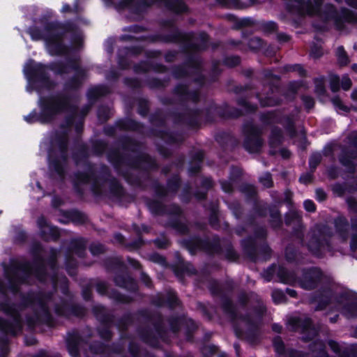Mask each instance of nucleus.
Instances as JSON below:
<instances>
[{"label":"nucleus","instance_id":"1","mask_svg":"<svg viewBox=\"0 0 357 357\" xmlns=\"http://www.w3.org/2000/svg\"><path fill=\"white\" fill-rule=\"evenodd\" d=\"M262 142L255 128H251L246 133L244 146L250 153H257L261 146Z\"/></svg>","mask_w":357,"mask_h":357},{"label":"nucleus","instance_id":"2","mask_svg":"<svg viewBox=\"0 0 357 357\" xmlns=\"http://www.w3.org/2000/svg\"><path fill=\"white\" fill-rule=\"evenodd\" d=\"M318 281V275L315 271H310L305 274L303 279L300 282V285L305 289L314 288Z\"/></svg>","mask_w":357,"mask_h":357},{"label":"nucleus","instance_id":"3","mask_svg":"<svg viewBox=\"0 0 357 357\" xmlns=\"http://www.w3.org/2000/svg\"><path fill=\"white\" fill-rule=\"evenodd\" d=\"M38 224L41 228L43 234L47 238L48 235L52 236L53 238L57 237L58 231L56 228L48 225L44 218H40L38 220Z\"/></svg>","mask_w":357,"mask_h":357},{"label":"nucleus","instance_id":"4","mask_svg":"<svg viewBox=\"0 0 357 357\" xmlns=\"http://www.w3.org/2000/svg\"><path fill=\"white\" fill-rule=\"evenodd\" d=\"M322 244L317 238H313L308 244L309 249L315 255H318Z\"/></svg>","mask_w":357,"mask_h":357},{"label":"nucleus","instance_id":"5","mask_svg":"<svg viewBox=\"0 0 357 357\" xmlns=\"http://www.w3.org/2000/svg\"><path fill=\"white\" fill-rule=\"evenodd\" d=\"M337 56L341 65H346L348 63V58L342 47H339L337 48Z\"/></svg>","mask_w":357,"mask_h":357},{"label":"nucleus","instance_id":"6","mask_svg":"<svg viewBox=\"0 0 357 357\" xmlns=\"http://www.w3.org/2000/svg\"><path fill=\"white\" fill-rule=\"evenodd\" d=\"M259 181L266 188H270L273 183L271 176L268 173H266L262 176H261Z\"/></svg>","mask_w":357,"mask_h":357},{"label":"nucleus","instance_id":"7","mask_svg":"<svg viewBox=\"0 0 357 357\" xmlns=\"http://www.w3.org/2000/svg\"><path fill=\"white\" fill-rule=\"evenodd\" d=\"M279 275L282 278L284 282L290 283L294 282V278L285 270L281 269L279 273Z\"/></svg>","mask_w":357,"mask_h":357},{"label":"nucleus","instance_id":"8","mask_svg":"<svg viewBox=\"0 0 357 357\" xmlns=\"http://www.w3.org/2000/svg\"><path fill=\"white\" fill-rule=\"evenodd\" d=\"M343 313L347 317H351L357 314V305H352L343 309Z\"/></svg>","mask_w":357,"mask_h":357},{"label":"nucleus","instance_id":"9","mask_svg":"<svg viewBox=\"0 0 357 357\" xmlns=\"http://www.w3.org/2000/svg\"><path fill=\"white\" fill-rule=\"evenodd\" d=\"M272 297L275 303H281L284 301V294L279 290H274L272 293Z\"/></svg>","mask_w":357,"mask_h":357},{"label":"nucleus","instance_id":"10","mask_svg":"<svg viewBox=\"0 0 357 357\" xmlns=\"http://www.w3.org/2000/svg\"><path fill=\"white\" fill-rule=\"evenodd\" d=\"M286 70L287 71L296 72L299 75H303L305 74V70L303 67L300 65H294L289 66L286 67Z\"/></svg>","mask_w":357,"mask_h":357},{"label":"nucleus","instance_id":"11","mask_svg":"<svg viewBox=\"0 0 357 357\" xmlns=\"http://www.w3.org/2000/svg\"><path fill=\"white\" fill-rule=\"evenodd\" d=\"M331 89L333 92L339 89V78L337 76H332L330 82Z\"/></svg>","mask_w":357,"mask_h":357},{"label":"nucleus","instance_id":"12","mask_svg":"<svg viewBox=\"0 0 357 357\" xmlns=\"http://www.w3.org/2000/svg\"><path fill=\"white\" fill-rule=\"evenodd\" d=\"M321 161V155L319 154H314L312 156L310 160V167L314 168Z\"/></svg>","mask_w":357,"mask_h":357},{"label":"nucleus","instance_id":"13","mask_svg":"<svg viewBox=\"0 0 357 357\" xmlns=\"http://www.w3.org/2000/svg\"><path fill=\"white\" fill-rule=\"evenodd\" d=\"M332 102L333 103L334 106L343 110V111H347V107L343 105L340 99L337 97H335L332 99Z\"/></svg>","mask_w":357,"mask_h":357},{"label":"nucleus","instance_id":"14","mask_svg":"<svg viewBox=\"0 0 357 357\" xmlns=\"http://www.w3.org/2000/svg\"><path fill=\"white\" fill-rule=\"evenodd\" d=\"M303 102L307 109H310L314 106V100L308 96H305L303 98Z\"/></svg>","mask_w":357,"mask_h":357},{"label":"nucleus","instance_id":"15","mask_svg":"<svg viewBox=\"0 0 357 357\" xmlns=\"http://www.w3.org/2000/svg\"><path fill=\"white\" fill-rule=\"evenodd\" d=\"M351 86V81L349 77H344L342 80V87L344 90H348Z\"/></svg>","mask_w":357,"mask_h":357},{"label":"nucleus","instance_id":"16","mask_svg":"<svg viewBox=\"0 0 357 357\" xmlns=\"http://www.w3.org/2000/svg\"><path fill=\"white\" fill-rule=\"evenodd\" d=\"M304 207L307 211L310 212L314 211L315 210V206L314 203L310 200H306L304 202Z\"/></svg>","mask_w":357,"mask_h":357},{"label":"nucleus","instance_id":"17","mask_svg":"<svg viewBox=\"0 0 357 357\" xmlns=\"http://www.w3.org/2000/svg\"><path fill=\"white\" fill-rule=\"evenodd\" d=\"M316 197L319 201H324L326 199V193L324 192V190L321 189H317L316 190Z\"/></svg>","mask_w":357,"mask_h":357},{"label":"nucleus","instance_id":"18","mask_svg":"<svg viewBox=\"0 0 357 357\" xmlns=\"http://www.w3.org/2000/svg\"><path fill=\"white\" fill-rule=\"evenodd\" d=\"M221 185L222 190L226 192H230L232 189L231 183L227 181H222L221 183Z\"/></svg>","mask_w":357,"mask_h":357},{"label":"nucleus","instance_id":"19","mask_svg":"<svg viewBox=\"0 0 357 357\" xmlns=\"http://www.w3.org/2000/svg\"><path fill=\"white\" fill-rule=\"evenodd\" d=\"M289 215H291V216H292V218H293L294 220H296V221H297V222H298V221H299V215L298 214V213H297V212H296V211H291V212L288 215V216H287V220H286V221H287V224H290V223H291V220H289Z\"/></svg>","mask_w":357,"mask_h":357},{"label":"nucleus","instance_id":"20","mask_svg":"<svg viewBox=\"0 0 357 357\" xmlns=\"http://www.w3.org/2000/svg\"><path fill=\"white\" fill-rule=\"evenodd\" d=\"M68 350H69L70 354L72 356H73V357L77 356V355L78 354V351H77V349L76 346H75V345H69L68 346Z\"/></svg>","mask_w":357,"mask_h":357},{"label":"nucleus","instance_id":"21","mask_svg":"<svg viewBox=\"0 0 357 357\" xmlns=\"http://www.w3.org/2000/svg\"><path fill=\"white\" fill-rule=\"evenodd\" d=\"M312 179V176L309 174H304L300 177V181L303 183H309Z\"/></svg>","mask_w":357,"mask_h":357},{"label":"nucleus","instance_id":"22","mask_svg":"<svg viewBox=\"0 0 357 357\" xmlns=\"http://www.w3.org/2000/svg\"><path fill=\"white\" fill-rule=\"evenodd\" d=\"M102 250V247L101 245H93L91 247V251L93 255L98 254L101 252Z\"/></svg>","mask_w":357,"mask_h":357},{"label":"nucleus","instance_id":"23","mask_svg":"<svg viewBox=\"0 0 357 357\" xmlns=\"http://www.w3.org/2000/svg\"><path fill=\"white\" fill-rule=\"evenodd\" d=\"M316 92L319 95H323L325 93L324 86L321 83L317 84L316 86Z\"/></svg>","mask_w":357,"mask_h":357},{"label":"nucleus","instance_id":"24","mask_svg":"<svg viewBox=\"0 0 357 357\" xmlns=\"http://www.w3.org/2000/svg\"><path fill=\"white\" fill-rule=\"evenodd\" d=\"M275 348H276V349H277V351H278V352H282V351H283V349H284V348H283V345H282V343H278H278L275 342Z\"/></svg>","mask_w":357,"mask_h":357},{"label":"nucleus","instance_id":"25","mask_svg":"<svg viewBox=\"0 0 357 357\" xmlns=\"http://www.w3.org/2000/svg\"><path fill=\"white\" fill-rule=\"evenodd\" d=\"M264 106H272L276 104V102L272 100H268L265 102H261Z\"/></svg>","mask_w":357,"mask_h":357},{"label":"nucleus","instance_id":"26","mask_svg":"<svg viewBox=\"0 0 357 357\" xmlns=\"http://www.w3.org/2000/svg\"><path fill=\"white\" fill-rule=\"evenodd\" d=\"M329 344H330L331 347V348H332V349H333L335 352L338 351V348H337L338 347H337V344H336L335 342H329Z\"/></svg>","mask_w":357,"mask_h":357},{"label":"nucleus","instance_id":"27","mask_svg":"<svg viewBox=\"0 0 357 357\" xmlns=\"http://www.w3.org/2000/svg\"><path fill=\"white\" fill-rule=\"evenodd\" d=\"M281 155L283 158H288L290 155V153L287 150H282Z\"/></svg>","mask_w":357,"mask_h":357},{"label":"nucleus","instance_id":"28","mask_svg":"<svg viewBox=\"0 0 357 357\" xmlns=\"http://www.w3.org/2000/svg\"><path fill=\"white\" fill-rule=\"evenodd\" d=\"M287 292L291 297H295L296 296V292L294 290H293V289H287Z\"/></svg>","mask_w":357,"mask_h":357},{"label":"nucleus","instance_id":"29","mask_svg":"<svg viewBox=\"0 0 357 357\" xmlns=\"http://www.w3.org/2000/svg\"><path fill=\"white\" fill-rule=\"evenodd\" d=\"M351 98L355 100V101H357V89H355L352 93H351Z\"/></svg>","mask_w":357,"mask_h":357},{"label":"nucleus","instance_id":"30","mask_svg":"<svg viewBox=\"0 0 357 357\" xmlns=\"http://www.w3.org/2000/svg\"><path fill=\"white\" fill-rule=\"evenodd\" d=\"M105 288V287L104 286V284H99L98 286V290L101 294L104 293Z\"/></svg>","mask_w":357,"mask_h":357},{"label":"nucleus","instance_id":"31","mask_svg":"<svg viewBox=\"0 0 357 357\" xmlns=\"http://www.w3.org/2000/svg\"><path fill=\"white\" fill-rule=\"evenodd\" d=\"M319 348L321 349V356L320 357H327L326 353L324 350H322V345L321 344H319Z\"/></svg>","mask_w":357,"mask_h":357},{"label":"nucleus","instance_id":"32","mask_svg":"<svg viewBox=\"0 0 357 357\" xmlns=\"http://www.w3.org/2000/svg\"><path fill=\"white\" fill-rule=\"evenodd\" d=\"M273 330L275 331V332H278V333H280L281 331V326H278V325H274L273 326Z\"/></svg>","mask_w":357,"mask_h":357},{"label":"nucleus","instance_id":"33","mask_svg":"<svg viewBox=\"0 0 357 357\" xmlns=\"http://www.w3.org/2000/svg\"><path fill=\"white\" fill-rule=\"evenodd\" d=\"M340 161L344 165H349V161H347L346 160H344V158L343 157H341L340 158Z\"/></svg>","mask_w":357,"mask_h":357},{"label":"nucleus","instance_id":"34","mask_svg":"<svg viewBox=\"0 0 357 357\" xmlns=\"http://www.w3.org/2000/svg\"><path fill=\"white\" fill-rule=\"evenodd\" d=\"M116 241L119 242H121L123 241V236L121 234H116L115 236Z\"/></svg>","mask_w":357,"mask_h":357},{"label":"nucleus","instance_id":"35","mask_svg":"<svg viewBox=\"0 0 357 357\" xmlns=\"http://www.w3.org/2000/svg\"><path fill=\"white\" fill-rule=\"evenodd\" d=\"M307 13H309V14H313L314 13V10L311 8H309L307 10Z\"/></svg>","mask_w":357,"mask_h":357},{"label":"nucleus","instance_id":"36","mask_svg":"<svg viewBox=\"0 0 357 357\" xmlns=\"http://www.w3.org/2000/svg\"><path fill=\"white\" fill-rule=\"evenodd\" d=\"M352 69L354 70H355L356 72H357V64H355L352 66Z\"/></svg>","mask_w":357,"mask_h":357},{"label":"nucleus","instance_id":"37","mask_svg":"<svg viewBox=\"0 0 357 357\" xmlns=\"http://www.w3.org/2000/svg\"><path fill=\"white\" fill-rule=\"evenodd\" d=\"M68 9V6H63V11H66Z\"/></svg>","mask_w":357,"mask_h":357},{"label":"nucleus","instance_id":"38","mask_svg":"<svg viewBox=\"0 0 357 357\" xmlns=\"http://www.w3.org/2000/svg\"><path fill=\"white\" fill-rule=\"evenodd\" d=\"M235 349H236V352L238 353V347L237 345H235Z\"/></svg>","mask_w":357,"mask_h":357},{"label":"nucleus","instance_id":"39","mask_svg":"<svg viewBox=\"0 0 357 357\" xmlns=\"http://www.w3.org/2000/svg\"><path fill=\"white\" fill-rule=\"evenodd\" d=\"M351 5H352V6L357 8V2L356 3H354Z\"/></svg>","mask_w":357,"mask_h":357},{"label":"nucleus","instance_id":"40","mask_svg":"<svg viewBox=\"0 0 357 357\" xmlns=\"http://www.w3.org/2000/svg\"><path fill=\"white\" fill-rule=\"evenodd\" d=\"M31 36H32V38H33V39H36H36H38V37H36V36L35 37L33 34H31Z\"/></svg>","mask_w":357,"mask_h":357},{"label":"nucleus","instance_id":"41","mask_svg":"<svg viewBox=\"0 0 357 357\" xmlns=\"http://www.w3.org/2000/svg\"><path fill=\"white\" fill-rule=\"evenodd\" d=\"M292 321H294L295 324H297V321H296V319H293Z\"/></svg>","mask_w":357,"mask_h":357},{"label":"nucleus","instance_id":"42","mask_svg":"<svg viewBox=\"0 0 357 357\" xmlns=\"http://www.w3.org/2000/svg\"><path fill=\"white\" fill-rule=\"evenodd\" d=\"M331 321H335V319H331Z\"/></svg>","mask_w":357,"mask_h":357}]
</instances>
